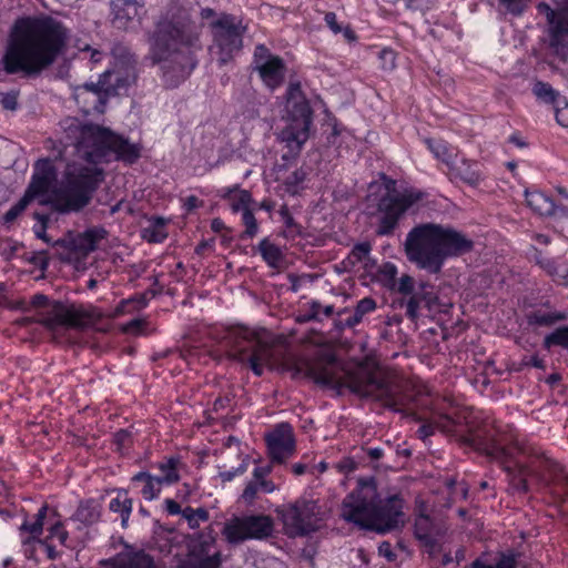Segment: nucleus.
Here are the masks:
<instances>
[{
    "mask_svg": "<svg viewBox=\"0 0 568 568\" xmlns=\"http://www.w3.org/2000/svg\"><path fill=\"white\" fill-rule=\"evenodd\" d=\"M143 1L114 0L111 2L112 24L120 30H128L130 24L139 17Z\"/></svg>",
    "mask_w": 568,
    "mask_h": 568,
    "instance_id": "aec40b11",
    "label": "nucleus"
},
{
    "mask_svg": "<svg viewBox=\"0 0 568 568\" xmlns=\"http://www.w3.org/2000/svg\"><path fill=\"white\" fill-rule=\"evenodd\" d=\"M371 251L372 245L368 242L358 243L353 247L349 258L353 260V263L363 262L369 258Z\"/></svg>",
    "mask_w": 568,
    "mask_h": 568,
    "instance_id": "8fccbe9b",
    "label": "nucleus"
},
{
    "mask_svg": "<svg viewBox=\"0 0 568 568\" xmlns=\"http://www.w3.org/2000/svg\"><path fill=\"white\" fill-rule=\"evenodd\" d=\"M378 554L385 557L388 561L396 559V554L392 550V545L388 541H383L378 547Z\"/></svg>",
    "mask_w": 568,
    "mask_h": 568,
    "instance_id": "0e129e2a",
    "label": "nucleus"
},
{
    "mask_svg": "<svg viewBox=\"0 0 568 568\" xmlns=\"http://www.w3.org/2000/svg\"><path fill=\"white\" fill-rule=\"evenodd\" d=\"M308 305L310 306H308L307 312L297 317V321L300 323H306V322H311V321H320V314H321V308H322L321 303L317 301H312Z\"/></svg>",
    "mask_w": 568,
    "mask_h": 568,
    "instance_id": "603ef678",
    "label": "nucleus"
},
{
    "mask_svg": "<svg viewBox=\"0 0 568 568\" xmlns=\"http://www.w3.org/2000/svg\"><path fill=\"white\" fill-rule=\"evenodd\" d=\"M182 517L186 520L190 529H196L200 527L201 523L209 520L210 515L203 507L194 509L187 506L183 509Z\"/></svg>",
    "mask_w": 568,
    "mask_h": 568,
    "instance_id": "ea45409f",
    "label": "nucleus"
},
{
    "mask_svg": "<svg viewBox=\"0 0 568 568\" xmlns=\"http://www.w3.org/2000/svg\"><path fill=\"white\" fill-rule=\"evenodd\" d=\"M222 554L215 551L211 556L192 557L180 560L176 568H221Z\"/></svg>",
    "mask_w": 568,
    "mask_h": 568,
    "instance_id": "c756f323",
    "label": "nucleus"
},
{
    "mask_svg": "<svg viewBox=\"0 0 568 568\" xmlns=\"http://www.w3.org/2000/svg\"><path fill=\"white\" fill-rule=\"evenodd\" d=\"M379 274L382 276V281L386 287L395 288L396 286V275H397V267L393 263H385L382 265L379 270Z\"/></svg>",
    "mask_w": 568,
    "mask_h": 568,
    "instance_id": "de8ad7c7",
    "label": "nucleus"
},
{
    "mask_svg": "<svg viewBox=\"0 0 568 568\" xmlns=\"http://www.w3.org/2000/svg\"><path fill=\"white\" fill-rule=\"evenodd\" d=\"M375 308H376V302L374 298H372V297L362 298L361 301L357 302L353 315L347 317L344 323L341 322L338 324V327L339 328H344V327L352 328V327L356 326L357 324H359L363 321V317L366 314L375 311Z\"/></svg>",
    "mask_w": 568,
    "mask_h": 568,
    "instance_id": "7c9ffc66",
    "label": "nucleus"
},
{
    "mask_svg": "<svg viewBox=\"0 0 568 568\" xmlns=\"http://www.w3.org/2000/svg\"><path fill=\"white\" fill-rule=\"evenodd\" d=\"M135 80L134 65H130L125 70L124 77L120 75V72L105 71L97 83H84L78 87L74 90V99L81 105L83 113H103L108 95L114 94L118 89L125 88Z\"/></svg>",
    "mask_w": 568,
    "mask_h": 568,
    "instance_id": "f8f14e48",
    "label": "nucleus"
},
{
    "mask_svg": "<svg viewBox=\"0 0 568 568\" xmlns=\"http://www.w3.org/2000/svg\"><path fill=\"white\" fill-rule=\"evenodd\" d=\"M216 538L217 534L212 525L205 527L202 531L194 534L190 538V556H211L210 551L215 545Z\"/></svg>",
    "mask_w": 568,
    "mask_h": 568,
    "instance_id": "5701e85b",
    "label": "nucleus"
},
{
    "mask_svg": "<svg viewBox=\"0 0 568 568\" xmlns=\"http://www.w3.org/2000/svg\"><path fill=\"white\" fill-rule=\"evenodd\" d=\"M201 27L187 13L160 21L150 39L149 57L159 64L166 82L175 87L196 65L195 51L201 49Z\"/></svg>",
    "mask_w": 568,
    "mask_h": 568,
    "instance_id": "20e7f679",
    "label": "nucleus"
},
{
    "mask_svg": "<svg viewBox=\"0 0 568 568\" xmlns=\"http://www.w3.org/2000/svg\"><path fill=\"white\" fill-rule=\"evenodd\" d=\"M437 297L432 293L422 294L419 292H415L409 295V298L405 303L406 307V316L413 321L418 318V310L422 302H425L427 307H432Z\"/></svg>",
    "mask_w": 568,
    "mask_h": 568,
    "instance_id": "473e14b6",
    "label": "nucleus"
},
{
    "mask_svg": "<svg viewBox=\"0 0 568 568\" xmlns=\"http://www.w3.org/2000/svg\"><path fill=\"white\" fill-rule=\"evenodd\" d=\"M132 499L128 496V491L125 489H119L116 491V496L112 498L109 504V509L112 513L120 514L121 526L123 528L128 527V521L132 513Z\"/></svg>",
    "mask_w": 568,
    "mask_h": 568,
    "instance_id": "c85d7f7f",
    "label": "nucleus"
},
{
    "mask_svg": "<svg viewBox=\"0 0 568 568\" xmlns=\"http://www.w3.org/2000/svg\"><path fill=\"white\" fill-rule=\"evenodd\" d=\"M247 469V462L246 459H243L241 465L235 468L234 470H224L220 471V478L222 481H231L236 475H241L245 473Z\"/></svg>",
    "mask_w": 568,
    "mask_h": 568,
    "instance_id": "bf43d9fd",
    "label": "nucleus"
},
{
    "mask_svg": "<svg viewBox=\"0 0 568 568\" xmlns=\"http://www.w3.org/2000/svg\"><path fill=\"white\" fill-rule=\"evenodd\" d=\"M32 199L24 193V195L6 212L3 216L4 222H13L27 209Z\"/></svg>",
    "mask_w": 568,
    "mask_h": 568,
    "instance_id": "c03bdc74",
    "label": "nucleus"
},
{
    "mask_svg": "<svg viewBox=\"0 0 568 568\" xmlns=\"http://www.w3.org/2000/svg\"><path fill=\"white\" fill-rule=\"evenodd\" d=\"M539 13L546 17L544 44L551 55L565 62L568 59V12L551 8L546 2L537 6Z\"/></svg>",
    "mask_w": 568,
    "mask_h": 568,
    "instance_id": "dca6fc26",
    "label": "nucleus"
},
{
    "mask_svg": "<svg viewBox=\"0 0 568 568\" xmlns=\"http://www.w3.org/2000/svg\"><path fill=\"white\" fill-rule=\"evenodd\" d=\"M544 345L546 347L558 345L568 349V326L559 327L547 335Z\"/></svg>",
    "mask_w": 568,
    "mask_h": 568,
    "instance_id": "37998d69",
    "label": "nucleus"
},
{
    "mask_svg": "<svg viewBox=\"0 0 568 568\" xmlns=\"http://www.w3.org/2000/svg\"><path fill=\"white\" fill-rule=\"evenodd\" d=\"M263 83L271 90L281 87L285 79L286 65L282 58H272L256 68Z\"/></svg>",
    "mask_w": 568,
    "mask_h": 568,
    "instance_id": "4be33fe9",
    "label": "nucleus"
},
{
    "mask_svg": "<svg viewBox=\"0 0 568 568\" xmlns=\"http://www.w3.org/2000/svg\"><path fill=\"white\" fill-rule=\"evenodd\" d=\"M258 251L263 260L272 268H277L284 258L280 247L271 243L267 239H263L258 243Z\"/></svg>",
    "mask_w": 568,
    "mask_h": 568,
    "instance_id": "72a5a7b5",
    "label": "nucleus"
},
{
    "mask_svg": "<svg viewBox=\"0 0 568 568\" xmlns=\"http://www.w3.org/2000/svg\"><path fill=\"white\" fill-rule=\"evenodd\" d=\"M403 499L392 495L381 500L373 478H361L357 486L343 499L341 517L361 529L381 534L404 524Z\"/></svg>",
    "mask_w": 568,
    "mask_h": 568,
    "instance_id": "0eeeda50",
    "label": "nucleus"
},
{
    "mask_svg": "<svg viewBox=\"0 0 568 568\" xmlns=\"http://www.w3.org/2000/svg\"><path fill=\"white\" fill-rule=\"evenodd\" d=\"M49 537L50 538H57L61 545H65L68 540V531L63 529V526L61 523H55L51 526L49 529Z\"/></svg>",
    "mask_w": 568,
    "mask_h": 568,
    "instance_id": "13d9d810",
    "label": "nucleus"
},
{
    "mask_svg": "<svg viewBox=\"0 0 568 568\" xmlns=\"http://www.w3.org/2000/svg\"><path fill=\"white\" fill-rule=\"evenodd\" d=\"M532 92L538 99L547 103L558 104L560 100L559 93L555 91L550 84L541 81L535 83Z\"/></svg>",
    "mask_w": 568,
    "mask_h": 568,
    "instance_id": "79ce46f5",
    "label": "nucleus"
},
{
    "mask_svg": "<svg viewBox=\"0 0 568 568\" xmlns=\"http://www.w3.org/2000/svg\"><path fill=\"white\" fill-rule=\"evenodd\" d=\"M427 144L437 159H440L446 163L452 161L453 153L444 141L428 140Z\"/></svg>",
    "mask_w": 568,
    "mask_h": 568,
    "instance_id": "a18cd8bd",
    "label": "nucleus"
},
{
    "mask_svg": "<svg viewBox=\"0 0 568 568\" xmlns=\"http://www.w3.org/2000/svg\"><path fill=\"white\" fill-rule=\"evenodd\" d=\"M381 67L384 70H393L396 65V53L392 49H383L378 54Z\"/></svg>",
    "mask_w": 568,
    "mask_h": 568,
    "instance_id": "864d4df0",
    "label": "nucleus"
},
{
    "mask_svg": "<svg viewBox=\"0 0 568 568\" xmlns=\"http://www.w3.org/2000/svg\"><path fill=\"white\" fill-rule=\"evenodd\" d=\"M0 103L3 105L6 110H16L18 102H17V94L11 93H2L0 94Z\"/></svg>",
    "mask_w": 568,
    "mask_h": 568,
    "instance_id": "680f3d73",
    "label": "nucleus"
},
{
    "mask_svg": "<svg viewBox=\"0 0 568 568\" xmlns=\"http://www.w3.org/2000/svg\"><path fill=\"white\" fill-rule=\"evenodd\" d=\"M556 120L561 126H568V105L565 101H558V104H554Z\"/></svg>",
    "mask_w": 568,
    "mask_h": 568,
    "instance_id": "6e6d98bb",
    "label": "nucleus"
},
{
    "mask_svg": "<svg viewBox=\"0 0 568 568\" xmlns=\"http://www.w3.org/2000/svg\"><path fill=\"white\" fill-rule=\"evenodd\" d=\"M414 284H415L414 278L408 274H404L400 276V278L398 281H396L395 288H390V290L396 291L404 295H412L415 293Z\"/></svg>",
    "mask_w": 568,
    "mask_h": 568,
    "instance_id": "3c124183",
    "label": "nucleus"
},
{
    "mask_svg": "<svg viewBox=\"0 0 568 568\" xmlns=\"http://www.w3.org/2000/svg\"><path fill=\"white\" fill-rule=\"evenodd\" d=\"M531 0H498L499 13L503 16L521 17L530 6Z\"/></svg>",
    "mask_w": 568,
    "mask_h": 568,
    "instance_id": "c9c22d12",
    "label": "nucleus"
},
{
    "mask_svg": "<svg viewBox=\"0 0 568 568\" xmlns=\"http://www.w3.org/2000/svg\"><path fill=\"white\" fill-rule=\"evenodd\" d=\"M101 317L102 315L93 310H85L74 304L54 302L39 323L52 332H58L59 329L79 332L93 327Z\"/></svg>",
    "mask_w": 568,
    "mask_h": 568,
    "instance_id": "4468645a",
    "label": "nucleus"
},
{
    "mask_svg": "<svg viewBox=\"0 0 568 568\" xmlns=\"http://www.w3.org/2000/svg\"><path fill=\"white\" fill-rule=\"evenodd\" d=\"M179 459L175 457L169 458L166 462L161 463L159 465V469L161 470V475L156 476L160 478L165 485H171L180 480V475L178 473L176 465Z\"/></svg>",
    "mask_w": 568,
    "mask_h": 568,
    "instance_id": "58836bf2",
    "label": "nucleus"
},
{
    "mask_svg": "<svg viewBox=\"0 0 568 568\" xmlns=\"http://www.w3.org/2000/svg\"><path fill=\"white\" fill-rule=\"evenodd\" d=\"M384 182L369 185L368 201H376L374 215L377 219L376 234L388 236L397 229L400 220L426 193L417 189L396 190V182L383 175Z\"/></svg>",
    "mask_w": 568,
    "mask_h": 568,
    "instance_id": "1a4fd4ad",
    "label": "nucleus"
},
{
    "mask_svg": "<svg viewBox=\"0 0 568 568\" xmlns=\"http://www.w3.org/2000/svg\"><path fill=\"white\" fill-rule=\"evenodd\" d=\"M525 197L528 206L539 215L568 217L567 207L556 205L551 197L540 191H526Z\"/></svg>",
    "mask_w": 568,
    "mask_h": 568,
    "instance_id": "412c9836",
    "label": "nucleus"
},
{
    "mask_svg": "<svg viewBox=\"0 0 568 568\" xmlns=\"http://www.w3.org/2000/svg\"><path fill=\"white\" fill-rule=\"evenodd\" d=\"M324 20L327 27L335 33H341L343 28L338 24L336 14L334 12H326Z\"/></svg>",
    "mask_w": 568,
    "mask_h": 568,
    "instance_id": "e2e57ef3",
    "label": "nucleus"
},
{
    "mask_svg": "<svg viewBox=\"0 0 568 568\" xmlns=\"http://www.w3.org/2000/svg\"><path fill=\"white\" fill-rule=\"evenodd\" d=\"M131 440V434L125 429L118 430L113 436V443L116 445L119 450L123 449L129 445Z\"/></svg>",
    "mask_w": 568,
    "mask_h": 568,
    "instance_id": "052dcab7",
    "label": "nucleus"
},
{
    "mask_svg": "<svg viewBox=\"0 0 568 568\" xmlns=\"http://www.w3.org/2000/svg\"><path fill=\"white\" fill-rule=\"evenodd\" d=\"M68 40V28L53 17L18 19L2 58L3 70L8 74L39 75L64 52Z\"/></svg>",
    "mask_w": 568,
    "mask_h": 568,
    "instance_id": "7ed1b4c3",
    "label": "nucleus"
},
{
    "mask_svg": "<svg viewBox=\"0 0 568 568\" xmlns=\"http://www.w3.org/2000/svg\"><path fill=\"white\" fill-rule=\"evenodd\" d=\"M215 44L227 54L237 51L242 47L244 29L236 18L229 13H222L210 23Z\"/></svg>",
    "mask_w": 568,
    "mask_h": 568,
    "instance_id": "f3484780",
    "label": "nucleus"
},
{
    "mask_svg": "<svg viewBox=\"0 0 568 568\" xmlns=\"http://www.w3.org/2000/svg\"><path fill=\"white\" fill-rule=\"evenodd\" d=\"M225 344L230 357L247 364L256 376H262L264 367H273L284 361V353L266 329H252L235 326L227 331Z\"/></svg>",
    "mask_w": 568,
    "mask_h": 568,
    "instance_id": "6e6552de",
    "label": "nucleus"
},
{
    "mask_svg": "<svg viewBox=\"0 0 568 568\" xmlns=\"http://www.w3.org/2000/svg\"><path fill=\"white\" fill-rule=\"evenodd\" d=\"M527 318L530 325L551 326L559 321L566 320V314L560 312L544 313L536 311L530 313Z\"/></svg>",
    "mask_w": 568,
    "mask_h": 568,
    "instance_id": "e433bc0d",
    "label": "nucleus"
},
{
    "mask_svg": "<svg viewBox=\"0 0 568 568\" xmlns=\"http://www.w3.org/2000/svg\"><path fill=\"white\" fill-rule=\"evenodd\" d=\"M225 199L231 200V207L234 212L251 210L250 205L253 202L252 195L246 190L226 189L222 195Z\"/></svg>",
    "mask_w": 568,
    "mask_h": 568,
    "instance_id": "2f4dec72",
    "label": "nucleus"
},
{
    "mask_svg": "<svg viewBox=\"0 0 568 568\" xmlns=\"http://www.w3.org/2000/svg\"><path fill=\"white\" fill-rule=\"evenodd\" d=\"M106 231L102 227H93L84 231L73 239V250L81 256H87L97 248L98 242L104 239Z\"/></svg>",
    "mask_w": 568,
    "mask_h": 568,
    "instance_id": "393cba45",
    "label": "nucleus"
},
{
    "mask_svg": "<svg viewBox=\"0 0 568 568\" xmlns=\"http://www.w3.org/2000/svg\"><path fill=\"white\" fill-rule=\"evenodd\" d=\"M306 179V172L303 169H297L287 175L285 179L286 191L295 194L297 192V187L301 183Z\"/></svg>",
    "mask_w": 568,
    "mask_h": 568,
    "instance_id": "09e8293b",
    "label": "nucleus"
},
{
    "mask_svg": "<svg viewBox=\"0 0 568 568\" xmlns=\"http://www.w3.org/2000/svg\"><path fill=\"white\" fill-rule=\"evenodd\" d=\"M101 565L106 568H160L154 558L143 550L120 552L111 559L102 560Z\"/></svg>",
    "mask_w": 568,
    "mask_h": 568,
    "instance_id": "6ab92c4d",
    "label": "nucleus"
},
{
    "mask_svg": "<svg viewBox=\"0 0 568 568\" xmlns=\"http://www.w3.org/2000/svg\"><path fill=\"white\" fill-rule=\"evenodd\" d=\"M303 369L318 385L337 389L346 387L352 393L378 400L395 412H404L416 398V392L408 381L381 366L359 365L347 371L329 354L304 363V367L296 372Z\"/></svg>",
    "mask_w": 568,
    "mask_h": 568,
    "instance_id": "f03ea898",
    "label": "nucleus"
},
{
    "mask_svg": "<svg viewBox=\"0 0 568 568\" xmlns=\"http://www.w3.org/2000/svg\"><path fill=\"white\" fill-rule=\"evenodd\" d=\"M260 488V483L255 480H251L245 489L243 490L242 498L245 503L252 504L256 498L257 491Z\"/></svg>",
    "mask_w": 568,
    "mask_h": 568,
    "instance_id": "4d7b16f0",
    "label": "nucleus"
},
{
    "mask_svg": "<svg viewBox=\"0 0 568 568\" xmlns=\"http://www.w3.org/2000/svg\"><path fill=\"white\" fill-rule=\"evenodd\" d=\"M165 222L162 217H156L142 230V237L150 243H161L166 239Z\"/></svg>",
    "mask_w": 568,
    "mask_h": 568,
    "instance_id": "f704fd0d",
    "label": "nucleus"
},
{
    "mask_svg": "<svg viewBox=\"0 0 568 568\" xmlns=\"http://www.w3.org/2000/svg\"><path fill=\"white\" fill-rule=\"evenodd\" d=\"M144 325V322L140 318H133L123 326L125 333H138Z\"/></svg>",
    "mask_w": 568,
    "mask_h": 568,
    "instance_id": "774afa93",
    "label": "nucleus"
},
{
    "mask_svg": "<svg viewBox=\"0 0 568 568\" xmlns=\"http://www.w3.org/2000/svg\"><path fill=\"white\" fill-rule=\"evenodd\" d=\"M203 205V201H201L195 195H190L184 200L183 207L186 212H191L196 207H200Z\"/></svg>",
    "mask_w": 568,
    "mask_h": 568,
    "instance_id": "338daca9",
    "label": "nucleus"
},
{
    "mask_svg": "<svg viewBox=\"0 0 568 568\" xmlns=\"http://www.w3.org/2000/svg\"><path fill=\"white\" fill-rule=\"evenodd\" d=\"M103 180V170L79 163L68 164L64 180L53 187L57 181L55 169L49 159H40L26 194L32 200L49 193L44 203L51 204L60 213L78 212L87 206Z\"/></svg>",
    "mask_w": 568,
    "mask_h": 568,
    "instance_id": "39448f33",
    "label": "nucleus"
},
{
    "mask_svg": "<svg viewBox=\"0 0 568 568\" xmlns=\"http://www.w3.org/2000/svg\"><path fill=\"white\" fill-rule=\"evenodd\" d=\"M47 513H48V506L43 505L38 510L37 515L34 516V521L33 523H29L26 519L23 521V524L20 526V531L21 532H28L29 534V537H27L23 540L24 545L33 542L36 540H38L39 542L43 544V541L40 540L39 537L43 532V525H44V519L47 517Z\"/></svg>",
    "mask_w": 568,
    "mask_h": 568,
    "instance_id": "cd10ccee",
    "label": "nucleus"
},
{
    "mask_svg": "<svg viewBox=\"0 0 568 568\" xmlns=\"http://www.w3.org/2000/svg\"><path fill=\"white\" fill-rule=\"evenodd\" d=\"M132 483L142 484L141 494L144 499L152 500L159 496L164 483L156 476L140 471L132 477Z\"/></svg>",
    "mask_w": 568,
    "mask_h": 568,
    "instance_id": "bb28decb",
    "label": "nucleus"
},
{
    "mask_svg": "<svg viewBox=\"0 0 568 568\" xmlns=\"http://www.w3.org/2000/svg\"><path fill=\"white\" fill-rule=\"evenodd\" d=\"M102 505L93 498L84 499L79 503L75 513L71 519L81 523L84 526H91L99 521L101 517Z\"/></svg>",
    "mask_w": 568,
    "mask_h": 568,
    "instance_id": "a878e982",
    "label": "nucleus"
},
{
    "mask_svg": "<svg viewBox=\"0 0 568 568\" xmlns=\"http://www.w3.org/2000/svg\"><path fill=\"white\" fill-rule=\"evenodd\" d=\"M286 112L290 123L282 130L280 139L287 149L282 159L288 161L300 154L304 143L308 140L313 121V111L303 95L300 82H292L287 88Z\"/></svg>",
    "mask_w": 568,
    "mask_h": 568,
    "instance_id": "9b49d317",
    "label": "nucleus"
},
{
    "mask_svg": "<svg viewBox=\"0 0 568 568\" xmlns=\"http://www.w3.org/2000/svg\"><path fill=\"white\" fill-rule=\"evenodd\" d=\"M474 248V242L465 233L448 224L419 223L406 234V258L419 270L438 274L447 258L458 257Z\"/></svg>",
    "mask_w": 568,
    "mask_h": 568,
    "instance_id": "423d86ee",
    "label": "nucleus"
},
{
    "mask_svg": "<svg viewBox=\"0 0 568 568\" xmlns=\"http://www.w3.org/2000/svg\"><path fill=\"white\" fill-rule=\"evenodd\" d=\"M265 439L272 462L284 463L295 453V437L288 423L276 425Z\"/></svg>",
    "mask_w": 568,
    "mask_h": 568,
    "instance_id": "a211bd4d",
    "label": "nucleus"
},
{
    "mask_svg": "<svg viewBox=\"0 0 568 568\" xmlns=\"http://www.w3.org/2000/svg\"><path fill=\"white\" fill-rule=\"evenodd\" d=\"M530 261L535 262L540 268H542L549 276L556 277L558 275L556 263L552 258L544 256L542 252L536 246L530 248Z\"/></svg>",
    "mask_w": 568,
    "mask_h": 568,
    "instance_id": "a19ab883",
    "label": "nucleus"
},
{
    "mask_svg": "<svg viewBox=\"0 0 568 568\" xmlns=\"http://www.w3.org/2000/svg\"><path fill=\"white\" fill-rule=\"evenodd\" d=\"M465 568H516V554H501L496 564H486L478 558Z\"/></svg>",
    "mask_w": 568,
    "mask_h": 568,
    "instance_id": "4c0bfd02",
    "label": "nucleus"
},
{
    "mask_svg": "<svg viewBox=\"0 0 568 568\" xmlns=\"http://www.w3.org/2000/svg\"><path fill=\"white\" fill-rule=\"evenodd\" d=\"M242 222L245 225V231L241 237H254L257 234L258 225L252 210H245V212L242 213Z\"/></svg>",
    "mask_w": 568,
    "mask_h": 568,
    "instance_id": "49530a36",
    "label": "nucleus"
},
{
    "mask_svg": "<svg viewBox=\"0 0 568 568\" xmlns=\"http://www.w3.org/2000/svg\"><path fill=\"white\" fill-rule=\"evenodd\" d=\"M414 532L429 555L434 556L439 551V544L433 535V523L428 516L420 515L416 518Z\"/></svg>",
    "mask_w": 568,
    "mask_h": 568,
    "instance_id": "b1692460",
    "label": "nucleus"
},
{
    "mask_svg": "<svg viewBox=\"0 0 568 568\" xmlns=\"http://www.w3.org/2000/svg\"><path fill=\"white\" fill-rule=\"evenodd\" d=\"M435 428L457 437L464 445L497 462L507 474L513 493L527 494L529 476L547 486L568 484V474L560 464L537 453L511 433L488 425L465 429L459 422L442 415L428 424H423L417 430L418 437L425 440L434 434Z\"/></svg>",
    "mask_w": 568,
    "mask_h": 568,
    "instance_id": "f257e3e1",
    "label": "nucleus"
},
{
    "mask_svg": "<svg viewBox=\"0 0 568 568\" xmlns=\"http://www.w3.org/2000/svg\"><path fill=\"white\" fill-rule=\"evenodd\" d=\"M75 150L79 158L94 164L105 161L110 154L130 164L141 156L139 144L97 124H84L80 128Z\"/></svg>",
    "mask_w": 568,
    "mask_h": 568,
    "instance_id": "9d476101",
    "label": "nucleus"
},
{
    "mask_svg": "<svg viewBox=\"0 0 568 568\" xmlns=\"http://www.w3.org/2000/svg\"><path fill=\"white\" fill-rule=\"evenodd\" d=\"M283 525L292 537L316 531L327 517V508L318 500L300 498L281 511Z\"/></svg>",
    "mask_w": 568,
    "mask_h": 568,
    "instance_id": "ddd939ff",
    "label": "nucleus"
},
{
    "mask_svg": "<svg viewBox=\"0 0 568 568\" xmlns=\"http://www.w3.org/2000/svg\"><path fill=\"white\" fill-rule=\"evenodd\" d=\"M272 58H277V55L271 54L268 49L264 44L256 45L255 51H254L255 69L260 64H263V62H267Z\"/></svg>",
    "mask_w": 568,
    "mask_h": 568,
    "instance_id": "5fc2aeb1",
    "label": "nucleus"
},
{
    "mask_svg": "<svg viewBox=\"0 0 568 568\" xmlns=\"http://www.w3.org/2000/svg\"><path fill=\"white\" fill-rule=\"evenodd\" d=\"M274 532V520L264 514L233 516L224 523L222 536L230 545L265 540Z\"/></svg>",
    "mask_w": 568,
    "mask_h": 568,
    "instance_id": "2eb2a0df",
    "label": "nucleus"
},
{
    "mask_svg": "<svg viewBox=\"0 0 568 568\" xmlns=\"http://www.w3.org/2000/svg\"><path fill=\"white\" fill-rule=\"evenodd\" d=\"M462 179L470 185H477L481 181V175L476 171L466 170L462 173Z\"/></svg>",
    "mask_w": 568,
    "mask_h": 568,
    "instance_id": "69168bd1",
    "label": "nucleus"
}]
</instances>
